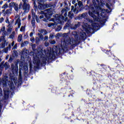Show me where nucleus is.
I'll list each match as a JSON object with an SVG mask.
<instances>
[{
	"instance_id": "obj_54",
	"label": "nucleus",
	"mask_w": 124,
	"mask_h": 124,
	"mask_svg": "<svg viewBox=\"0 0 124 124\" xmlns=\"http://www.w3.org/2000/svg\"><path fill=\"white\" fill-rule=\"evenodd\" d=\"M24 70H25V71H28V67H27L26 66H24Z\"/></svg>"
},
{
	"instance_id": "obj_25",
	"label": "nucleus",
	"mask_w": 124,
	"mask_h": 124,
	"mask_svg": "<svg viewBox=\"0 0 124 124\" xmlns=\"http://www.w3.org/2000/svg\"><path fill=\"white\" fill-rule=\"evenodd\" d=\"M5 47V43H2L0 44V49H3Z\"/></svg>"
},
{
	"instance_id": "obj_63",
	"label": "nucleus",
	"mask_w": 124,
	"mask_h": 124,
	"mask_svg": "<svg viewBox=\"0 0 124 124\" xmlns=\"http://www.w3.org/2000/svg\"><path fill=\"white\" fill-rule=\"evenodd\" d=\"M32 14L33 16V15H34V16L35 15V13H34L33 12L32 13Z\"/></svg>"
},
{
	"instance_id": "obj_60",
	"label": "nucleus",
	"mask_w": 124,
	"mask_h": 124,
	"mask_svg": "<svg viewBox=\"0 0 124 124\" xmlns=\"http://www.w3.org/2000/svg\"><path fill=\"white\" fill-rule=\"evenodd\" d=\"M12 46H14V42H13L11 44Z\"/></svg>"
},
{
	"instance_id": "obj_51",
	"label": "nucleus",
	"mask_w": 124,
	"mask_h": 124,
	"mask_svg": "<svg viewBox=\"0 0 124 124\" xmlns=\"http://www.w3.org/2000/svg\"><path fill=\"white\" fill-rule=\"evenodd\" d=\"M30 40H31V42H34V38H33V37L31 38L30 39Z\"/></svg>"
},
{
	"instance_id": "obj_6",
	"label": "nucleus",
	"mask_w": 124,
	"mask_h": 124,
	"mask_svg": "<svg viewBox=\"0 0 124 124\" xmlns=\"http://www.w3.org/2000/svg\"><path fill=\"white\" fill-rule=\"evenodd\" d=\"M69 10V8L68 7H66L61 11V15H55L53 16L54 18H52L50 20L54 22V23L50 22L47 24V26L49 28L52 27L53 29H55L58 24L62 25L64 21H67V11Z\"/></svg>"
},
{
	"instance_id": "obj_34",
	"label": "nucleus",
	"mask_w": 124,
	"mask_h": 124,
	"mask_svg": "<svg viewBox=\"0 0 124 124\" xmlns=\"http://www.w3.org/2000/svg\"><path fill=\"white\" fill-rule=\"evenodd\" d=\"M12 31V27H10L7 29V31L9 32V33H10L11 32V31Z\"/></svg>"
},
{
	"instance_id": "obj_59",
	"label": "nucleus",
	"mask_w": 124,
	"mask_h": 124,
	"mask_svg": "<svg viewBox=\"0 0 124 124\" xmlns=\"http://www.w3.org/2000/svg\"><path fill=\"white\" fill-rule=\"evenodd\" d=\"M108 55H109V57H111V52H108Z\"/></svg>"
},
{
	"instance_id": "obj_24",
	"label": "nucleus",
	"mask_w": 124,
	"mask_h": 124,
	"mask_svg": "<svg viewBox=\"0 0 124 124\" xmlns=\"http://www.w3.org/2000/svg\"><path fill=\"white\" fill-rule=\"evenodd\" d=\"M55 37V33L52 32L50 34L49 38V39H53Z\"/></svg>"
},
{
	"instance_id": "obj_31",
	"label": "nucleus",
	"mask_w": 124,
	"mask_h": 124,
	"mask_svg": "<svg viewBox=\"0 0 124 124\" xmlns=\"http://www.w3.org/2000/svg\"><path fill=\"white\" fill-rule=\"evenodd\" d=\"M62 30V26H59L58 28H56L55 31H60Z\"/></svg>"
},
{
	"instance_id": "obj_23",
	"label": "nucleus",
	"mask_w": 124,
	"mask_h": 124,
	"mask_svg": "<svg viewBox=\"0 0 124 124\" xmlns=\"http://www.w3.org/2000/svg\"><path fill=\"white\" fill-rule=\"evenodd\" d=\"M32 27L33 28H35V19L34 18H32L31 21Z\"/></svg>"
},
{
	"instance_id": "obj_27",
	"label": "nucleus",
	"mask_w": 124,
	"mask_h": 124,
	"mask_svg": "<svg viewBox=\"0 0 124 124\" xmlns=\"http://www.w3.org/2000/svg\"><path fill=\"white\" fill-rule=\"evenodd\" d=\"M22 34H19L17 37V41L18 42H21L22 41Z\"/></svg>"
},
{
	"instance_id": "obj_36",
	"label": "nucleus",
	"mask_w": 124,
	"mask_h": 124,
	"mask_svg": "<svg viewBox=\"0 0 124 124\" xmlns=\"http://www.w3.org/2000/svg\"><path fill=\"white\" fill-rule=\"evenodd\" d=\"M49 43H50V44H56V41H55V40H50L49 41Z\"/></svg>"
},
{
	"instance_id": "obj_17",
	"label": "nucleus",
	"mask_w": 124,
	"mask_h": 124,
	"mask_svg": "<svg viewBox=\"0 0 124 124\" xmlns=\"http://www.w3.org/2000/svg\"><path fill=\"white\" fill-rule=\"evenodd\" d=\"M12 12V8L7 9L4 13V15H10Z\"/></svg>"
},
{
	"instance_id": "obj_18",
	"label": "nucleus",
	"mask_w": 124,
	"mask_h": 124,
	"mask_svg": "<svg viewBox=\"0 0 124 124\" xmlns=\"http://www.w3.org/2000/svg\"><path fill=\"white\" fill-rule=\"evenodd\" d=\"M78 7L80 8V10H83L84 9V6H83V3L82 1H78Z\"/></svg>"
},
{
	"instance_id": "obj_16",
	"label": "nucleus",
	"mask_w": 124,
	"mask_h": 124,
	"mask_svg": "<svg viewBox=\"0 0 124 124\" xmlns=\"http://www.w3.org/2000/svg\"><path fill=\"white\" fill-rule=\"evenodd\" d=\"M10 49H11V45H9L8 47L2 50V53H6L7 54V53H8V50H10Z\"/></svg>"
},
{
	"instance_id": "obj_13",
	"label": "nucleus",
	"mask_w": 124,
	"mask_h": 124,
	"mask_svg": "<svg viewBox=\"0 0 124 124\" xmlns=\"http://www.w3.org/2000/svg\"><path fill=\"white\" fill-rule=\"evenodd\" d=\"M28 50L23 49L21 54V58L22 59L25 60V58H27V56H28Z\"/></svg>"
},
{
	"instance_id": "obj_19",
	"label": "nucleus",
	"mask_w": 124,
	"mask_h": 124,
	"mask_svg": "<svg viewBox=\"0 0 124 124\" xmlns=\"http://www.w3.org/2000/svg\"><path fill=\"white\" fill-rule=\"evenodd\" d=\"M39 32L41 33L42 34H43L44 35H46L48 32H47V31L45 29H39Z\"/></svg>"
},
{
	"instance_id": "obj_52",
	"label": "nucleus",
	"mask_w": 124,
	"mask_h": 124,
	"mask_svg": "<svg viewBox=\"0 0 124 124\" xmlns=\"http://www.w3.org/2000/svg\"><path fill=\"white\" fill-rule=\"evenodd\" d=\"M33 4L35 7H37V5H36V2H35V1H34Z\"/></svg>"
},
{
	"instance_id": "obj_41",
	"label": "nucleus",
	"mask_w": 124,
	"mask_h": 124,
	"mask_svg": "<svg viewBox=\"0 0 124 124\" xmlns=\"http://www.w3.org/2000/svg\"><path fill=\"white\" fill-rule=\"evenodd\" d=\"M20 31H25V27L24 26H22L20 30Z\"/></svg>"
},
{
	"instance_id": "obj_22",
	"label": "nucleus",
	"mask_w": 124,
	"mask_h": 124,
	"mask_svg": "<svg viewBox=\"0 0 124 124\" xmlns=\"http://www.w3.org/2000/svg\"><path fill=\"white\" fill-rule=\"evenodd\" d=\"M68 27H71V21H70V20H68L67 21L65 24V26L64 27V29H67Z\"/></svg>"
},
{
	"instance_id": "obj_38",
	"label": "nucleus",
	"mask_w": 124,
	"mask_h": 124,
	"mask_svg": "<svg viewBox=\"0 0 124 124\" xmlns=\"http://www.w3.org/2000/svg\"><path fill=\"white\" fill-rule=\"evenodd\" d=\"M0 30V31H5V27L3 26L1 28Z\"/></svg>"
},
{
	"instance_id": "obj_29",
	"label": "nucleus",
	"mask_w": 124,
	"mask_h": 124,
	"mask_svg": "<svg viewBox=\"0 0 124 124\" xmlns=\"http://www.w3.org/2000/svg\"><path fill=\"white\" fill-rule=\"evenodd\" d=\"M38 35L39 38L40 39V40H43V35H42V33H38Z\"/></svg>"
},
{
	"instance_id": "obj_9",
	"label": "nucleus",
	"mask_w": 124,
	"mask_h": 124,
	"mask_svg": "<svg viewBox=\"0 0 124 124\" xmlns=\"http://www.w3.org/2000/svg\"><path fill=\"white\" fill-rule=\"evenodd\" d=\"M11 70L14 75H18V63L17 62L12 63L11 65Z\"/></svg>"
},
{
	"instance_id": "obj_1",
	"label": "nucleus",
	"mask_w": 124,
	"mask_h": 124,
	"mask_svg": "<svg viewBox=\"0 0 124 124\" xmlns=\"http://www.w3.org/2000/svg\"><path fill=\"white\" fill-rule=\"evenodd\" d=\"M93 5H90L89 6L86 5L85 6L86 8L87 7V9L89 10L88 12L89 16L92 17L94 22H95L92 25L93 28L89 26L87 23L82 26L84 31L90 32V33H93L94 30L97 31L100 28V25H104L106 21H107V19L105 18L106 14L104 12L105 10L97 6V3L94 0H93Z\"/></svg>"
},
{
	"instance_id": "obj_64",
	"label": "nucleus",
	"mask_w": 124,
	"mask_h": 124,
	"mask_svg": "<svg viewBox=\"0 0 124 124\" xmlns=\"http://www.w3.org/2000/svg\"><path fill=\"white\" fill-rule=\"evenodd\" d=\"M1 53H2V50L1 51V50H0V54H1Z\"/></svg>"
},
{
	"instance_id": "obj_12",
	"label": "nucleus",
	"mask_w": 124,
	"mask_h": 124,
	"mask_svg": "<svg viewBox=\"0 0 124 124\" xmlns=\"http://www.w3.org/2000/svg\"><path fill=\"white\" fill-rule=\"evenodd\" d=\"M0 66H2V69H3L4 68H5V70H7L9 67H10V66L9 65V63L8 62H6L4 63V62H2L0 63Z\"/></svg>"
},
{
	"instance_id": "obj_20",
	"label": "nucleus",
	"mask_w": 124,
	"mask_h": 124,
	"mask_svg": "<svg viewBox=\"0 0 124 124\" xmlns=\"http://www.w3.org/2000/svg\"><path fill=\"white\" fill-rule=\"evenodd\" d=\"M23 81V78H22V71L21 69H19V75H18V81L22 82Z\"/></svg>"
},
{
	"instance_id": "obj_39",
	"label": "nucleus",
	"mask_w": 124,
	"mask_h": 124,
	"mask_svg": "<svg viewBox=\"0 0 124 124\" xmlns=\"http://www.w3.org/2000/svg\"><path fill=\"white\" fill-rule=\"evenodd\" d=\"M27 44H29V42L28 41L24 42L23 43L21 44V46H23V45H27Z\"/></svg>"
},
{
	"instance_id": "obj_3",
	"label": "nucleus",
	"mask_w": 124,
	"mask_h": 124,
	"mask_svg": "<svg viewBox=\"0 0 124 124\" xmlns=\"http://www.w3.org/2000/svg\"><path fill=\"white\" fill-rule=\"evenodd\" d=\"M78 34L79 37H78ZM71 35L75 37V39L73 37L70 38L67 35L65 37L66 43H67L68 45H71V48H74L80 43L81 40H85L87 38V35L84 29L80 30L78 33L77 31H74L72 32Z\"/></svg>"
},
{
	"instance_id": "obj_61",
	"label": "nucleus",
	"mask_w": 124,
	"mask_h": 124,
	"mask_svg": "<svg viewBox=\"0 0 124 124\" xmlns=\"http://www.w3.org/2000/svg\"><path fill=\"white\" fill-rule=\"evenodd\" d=\"M24 73H25V75L28 74V71H25Z\"/></svg>"
},
{
	"instance_id": "obj_30",
	"label": "nucleus",
	"mask_w": 124,
	"mask_h": 124,
	"mask_svg": "<svg viewBox=\"0 0 124 124\" xmlns=\"http://www.w3.org/2000/svg\"><path fill=\"white\" fill-rule=\"evenodd\" d=\"M17 24H21V19H20V18L16 19L15 25H16Z\"/></svg>"
},
{
	"instance_id": "obj_46",
	"label": "nucleus",
	"mask_w": 124,
	"mask_h": 124,
	"mask_svg": "<svg viewBox=\"0 0 124 124\" xmlns=\"http://www.w3.org/2000/svg\"><path fill=\"white\" fill-rule=\"evenodd\" d=\"M30 70L31 71V69H32V64L31 62H30Z\"/></svg>"
},
{
	"instance_id": "obj_35",
	"label": "nucleus",
	"mask_w": 124,
	"mask_h": 124,
	"mask_svg": "<svg viewBox=\"0 0 124 124\" xmlns=\"http://www.w3.org/2000/svg\"><path fill=\"white\" fill-rule=\"evenodd\" d=\"M2 96V89L1 88H0V100H1V99L0 97Z\"/></svg>"
},
{
	"instance_id": "obj_42",
	"label": "nucleus",
	"mask_w": 124,
	"mask_h": 124,
	"mask_svg": "<svg viewBox=\"0 0 124 124\" xmlns=\"http://www.w3.org/2000/svg\"><path fill=\"white\" fill-rule=\"evenodd\" d=\"M17 25H18V27L16 28V31H17L18 29H20V28L21 27V23H17Z\"/></svg>"
},
{
	"instance_id": "obj_45",
	"label": "nucleus",
	"mask_w": 124,
	"mask_h": 124,
	"mask_svg": "<svg viewBox=\"0 0 124 124\" xmlns=\"http://www.w3.org/2000/svg\"><path fill=\"white\" fill-rule=\"evenodd\" d=\"M46 7H53V5L51 4H47L46 5Z\"/></svg>"
},
{
	"instance_id": "obj_5",
	"label": "nucleus",
	"mask_w": 124,
	"mask_h": 124,
	"mask_svg": "<svg viewBox=\"0 0 124 124\" xmlns=\"http://www.w3.org/2000/svg\"><path fill=\"white\" fill-rule=\"evenodd\" d=\"M33 51H31L30 54L33 56V62L35 63L37 66L40 65H44L46 63L47 58L43 55L42 49H39L38 50L35 49V44L31 45Z\"/></svg>"
},
{
	"instance_id": "obj_10",
	"label": "nucleus",
	"mask_w": 124,
	"mask_h": 124,
	"mask_svg": "<svg viewBox=\"0 0 124 124\" xmlns=\"http://www.w3.org/2000/svg\"><path fill=\"white\" fill-rule=\"evenodd\" d=\"M71 10L75 14H78V13H79L80 11H82V10H80V8L78 7H77V3L75 4L74 6H71Z\"/></svg>"
},
{
	"instance_id": "obj_48",
	"label": "nucleus",
	"mask_w": 124,
	"mask_h": 124,
	"mask_svg": "<svg viewBox=\"0 0 124 124\" xmlns=\"http://www.w3.org/2000/svg\"><path fill=\"white\" fill-rule=\"evenodd\" d=\"M37 1L39 3H40V2H44L45 0H37Z\"/></svg>"
},
{
	"instance_id": "obj_58",
	"label": "nucleus",
	"mask_w": 124,
	"mask_h": 124,
	"mask_svg": "<svg viewBox=\"0 0 124 124\" xmlns=\"http://www.w3.org/2000/svg\"><path fill=\"white\" fill-rule=\"evenodd\" d=\"M3 3V1L1 0L0 1V5H1V4H2V3Z\"/></svg>"
},
{
	"instance_id": "obj_47",
	"label": "nucleus",
	"mask_w": 124,
	"mask_h": 124,
	"mask_svg": "<svg viewBox=\"0 0 124 124\" xmlns=\"http://www.w3.org/2000/svg\"><path fill=\"white\" fill-rule=\"evenodd\" d=\"M15 36H14V34H11L10 35V38H11L12 39H13L14 38Z\"/></svg>"
},
{
	"instance_id": "obj_49",
	"label": "nucleus",
	"mask_w": 124,
	"mask_h": 124,
	"mask_svg": "<svg viewBox=\"0 0 124 124\" xmlns=\"http://www.w3.org/2000/svg\"><path fill=\"white\" fill-rule=\"evenodd\" d=\"M5 22H6V23H8L9 24L10 23V22H9V20H8V17H7V18H6Z\"/></svg>"
},
{
	"instance_id": "obj_26",
	"label": "nucleus",
	"mask_w": 124,
	"mask_h": 124,
	"mask_svg": "<svg viewBox=\"0 0 124 124\" xmlns=\"http://www.w3.org/2000/svg\"><path fill=\"white\" fill-rule=\"evenodd\" d=\"M5 36H3L2 35V36L0 37V40L1 41H4V43H6V40H5Z\"/></svg>"
},
{
	"instance_id": "obj_8",
	"label": "nucleus",
	"mask_w": 124,
	"mask_h": 124,
	"mask_svg": "<svg viewBox=\"0 0 124 124\" xmlns=\"http://www.w3.org/2000/svg\"><path fill=\"white\" fill-rule=\"evenodd\" d=\"M31 8V5L29 3L23 4L20 2L19 4V9H22L24 11V13H28L30 11Z\"/></svg>"
},
{
	"instance_id": "obj_33",
	"label": "nucleus",
	"mask_w": 124,
	"mask_h": 124,
	"mask_svg": "<svg viewBox=\"0 0 124 124\" xmlns=\"http://www.w3.org/2000/svg\"><path fill=\"white\" fill-rule=\"evenodd\" d=\"M40 38L39 37H36V41H35V43L36 44H38V43H39V41H40Z\"/></svg>"
},
{
	"instance_id": "obj_2",
	"label": "nucleus",
	"mask_w": 124,
	"mask_h": 124,
	"mask_svg": "<svg viewBox=\"0 0 124 124\" xmlns=\"http://www.w3.org/2000/svg\"><path fill=\"white\" fill-rule=\"evenodd\" d=\"M61 47V48L59 46H55L53 48L52 51L51 47H49L46 50L44 49V53L45 55V58H46V61L47 59H55L56 57L55 53L56 55H60V54H62L64 51L65 52L67 51L69 47L70 49H73V47H71V45H68L67 43L65 42V38H64V41L62 42Z\"/></svg>"
},
{
	"instance_id": "obj_53",
	"label": "nucleus",
	"mask_w": 124,
	"mask_h": 124,
	"mask_svg": "<svg viewBox=\"0 0 124 124\" xmlns=\"http://www.w3.org/2000/svg\"><path fill=\"white\" fill-rule=\"evenodd\" d=\"M4 20V19L3 18V17H1L0 18V22L2 23V21Z\"/></svg>"
},
{
	"instance_id": "obj_37",
	"label": "nucleus",
	"mask_w": 124,
	"mask_h": 124,
	"mask_svg": "<svg viewBox=\"0 0 124 124\" xmlns=\"http://www.w3.org/2000/svg\"><path fill=\"white\" fill-rule=\"evenodd\" d=\"M23 1V4H28L29 3V0H22Z\"/></svg>"
},
{
	"instance_id": "obj_57",
	"label": "nucleus",
	"mask_w": 124,
	"mask_h": 124,
	"mask_svg": "<svg viewBox=\"0 0 124 124\" xmlns=\"http://www.w3.org/2000/svg\"><path fill=\"white\" fill-rule=\"evenodd\" d=\"M76 2V0H73L72 3L73 4H75V3Z\"/></svg>"
},
{
	"instance_id": "obj_43",
	"label": "nucleus",
	"mask_w": 124,
	"mask_h": 124,
	"mask_svg": "<svg viewBox=\"0 0 124 124\" xmlns=\"http://www.w3.org/2000/svg\"><path fill=\"white\" fill-rule=\"evenodd\" d=\"M3 33H2V35L4 36H5V35H6L7 34V32H6V31H3L2 32Z\"/></svg>"
},
{
	"instance_id": "obj_28",
	"label": "nucleus",
	"mask_w": 124,
	"mask_h": 124,
	"mask_svg": "<svg viewBox=\"0 0 124 124\" xmlns=\"http://www.w3.org/2000/svg\"><path fill=\"white\" fill-rule=\"evenodd\" d=\"M38 7L39 9L40 10H43L44 9V7L43 6V4H40L38 6Z\"/></svg>"
},
{
	"instance_id": "obj_14",
	"label": "nucleus",
	"mask_w": 124,
	"mask_h": 124,
	"mask_svg": "<svg viewBox=\"0 0 124 124\" xmlns=\"http://www.w3.org/2000/svg\"><path fill=\"white\" fill-rule=\"evenodd\" d=\"M88 18V13L87 12L82 13L78 16V19L81 20L82 19H87Z\"/></svg>"
},
{
	"instance_id": "obj_50",
	"label": "nucleus",
	"mask_w": 124,
	"mask_h": 124,
	"mask_svg": "<svg viewBox=\"0 0 124 124\" xmlns=\"http://www.w3.org/2000/svg\"><path fill=\"white\" fill-rule=\"evenodd\" d=\"M45 45L46 46H49V43L48 42H46V43H45Z\"/></svg>"
},
{
	"instance_id": "obj_56",
	"label": "nucleus",
	"mask_w": 124,
	"mask_h": 124,
	"mask_svg": "<svg viewBox=\"0 0 124 124\" xmlns=\"http://www.w3.org/2000/svg\"><path fill=\"white\" fill-rule=\"evenodd\" d=\"M33 35V32H31L30 34V36L31 37H32V36Z\"/></svg>"
},
{
	"instance_id": "obj_11",
	"label": "nucleus",
	"mask_w": 124,
	"mask_h": 124,
	"mask_svg": "<svg viewBox=\"0 0 124 124\" xmlns=\"http://www.w3.org/2000/svg\"><path fill=\"white\" fill-rule=\"evenodd\" d=\"M10 7H11V8H12V7H14L15 11H16V12H18V11H19V5L18 7V3L15 2H12L11 3H9V4Z\"/></svg>"
},
{
	"instance_id": "obj_32",
	"label": "nucleus",
	"mask_w": 124,
	"mask_h": 124,
	"mask_svg": "<svg viewBox=\"0 0 124 124\" xmlns=\"http://www.w3.org/2000/svg\"><path fill=\"white\" fill-rule=\"evenodd\" d=\"M8 7V5L6 3L2 6V8H3V9H6Z\"/></svg>"
},
{
	"instance_id": "obj_15",
	"label": "nucleus",
	"mask_w": 124,
	"mask_h": 124,
	"mask_svg": "<svg viewBox=\"0 0 124 124\" xmlns=\"http://www.w3.org/2000/svg\"><path fill=\"white\" fill-rule=\"evenodd\" d=\"M81 26V22H78L76 24H71V29L72 30H76L77 28H79Z\"/></svg>"
},
{
	"instance_id": "obj_55",
	"label": "nucleus",
	"mask_w": 124,
	"mask_h": 124,
	"mask_svg": "<svg viewBox=\"0 0 124 124\" xmlns=\"http://www.w3.org/2000/svg\"><path fill=\"white\" fill-rule=\"evenodd\" d=\"M13 60V59H12V58H11V57H10L9 60V62H12Z\"/></svg>"
},
{
	"instance_id": "obj_40",
	"label": "nucleus",
	"mask_w": 124,
	"mask_h": 124,
	"mask_svg": "<svg viewBox=\"0 0 124 124\" xmlns=\"http://www.w3.org/2000/svg\"><path fill=\"white\" fill-rule=\"evenodd\" d=\"M20 18V16H19V15H16L15 17V19L16 20L17 19H19Z\"/></svg>"
},
{
	"instance_id": "obj_44",
	"label": "nucleus",
	"mask_w": 124,
	"mask_h": 124,
	"mask_svg": "<svg viewBox=\"0 0 124 124\" xmlns=\"http://www.w3.org/2000/svg\"><path fill=\"white\" fill-rule=\"evenodd\" d=\"M48 40V36H45L44 38V41H47Z\"/></svg>"
},
{
	"instance_id": "obj_7",
	"label": "nucleus",
	"mask_w": 124,
	"mask_h": 124,
	"mask_svg": "<svg viewBox=\"0 0 124 124\" xmlns=\"http://www.w3.org/2000/svg\"><path fill=\"white\" fill-rule=\"evenodd\" d=\"M55 13V10L53 8H50L49 9H46V13H44V12L41 11V12H38V14L41 15L40 16V19H43V21L45 22H47L51 16Z\"/></svg>"
},
{
	"instance_id": "obj_4",
	"label": "nucleus",
	"mask_w": 124,
	"mask_h": 124,
	"mask_svg": "<svg viewBox=\"0 0 124 124\" xmlns=\"http://www.w3.org/2000/svg\"><path fill=\"white\" fill-rule=\"evenodd\" d=\"M9 79L10 80H8L7 76H5L2 78L0 79V85H2L4 88V99L5 100L8 99V97H9L10 91H9V89H7L8 86L13 90V89H14V84H13V82H14V83H17V78L16 76L11 75H10Z\"/></svg>"
},
{
	"instance_id": "obj_62",
	"label": "nucleus",
	"mask_w": 124,
	"mask_h": 124,
	"mask_svg": "<svg viewBox=\"0 0 124 124\" xmlns=\"http://www.w3.org/2000/svg\"><path fill=\"white\" fill-rule=\"evenodd\" d=\"M31 15H29L28 16V19H31Z\"/></svg>"
},
{
	"instance_id": "obj_21",
	"label": "nucleus",
	"mask_w": 124,
	"mask_h": 124,
	"mask_svg": "<svg viewBox=\"0 0 124 124\" xmlns=\"http://www.w3.org/2000/svg\"><path fill=\"white\" fill-rule=\"evenodd\" d=\"M68 16L70 19H72V18L74 17V14H73V12L71 10V11L69 12Z\"/></svg>"
}]
</instances>
